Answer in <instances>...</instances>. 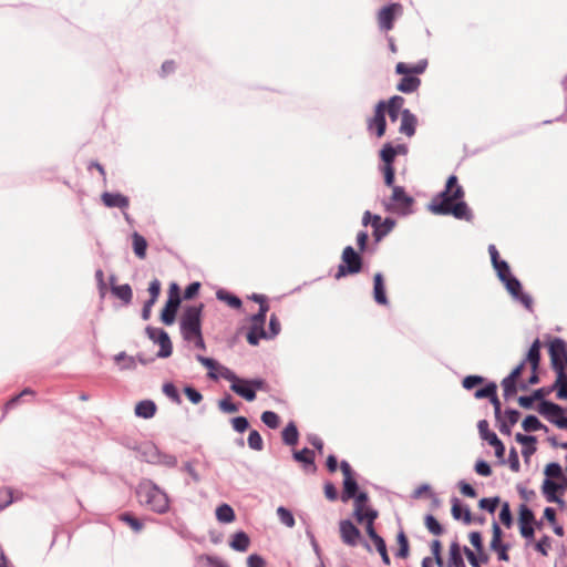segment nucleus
Masks as SVG:
<instances>
[{
    "instance_id": "obj_1",
    "label": "nucleus",
    "mask_w": 567,
    "mask_h": 567,
    "mask_svg": "<svg viewBox=\"0 0 567 567\" xmlns=\"http://www.w3.org/2000/svg\"><path fill=\"white\" fill-rule=\"evenodd\" d=\"M463 197V187L458 185L457 177L451 175L447 178L445 189L433 199L431 210L437 215H452L457 219L470 220L472 213Z\"/></svg>"
},
{
    "instance_id": "obj_2",
    "label": "nucleus",
    "mask_w": 567,
    "mask_h": 567,
    "mask_svg": "<svg viewBox=\"0 0 567 567\" xmlns=\"http://www.w3.org/2000/svg\"><path fill=\"white\" fill-rule=\"evenodd\" d=\"M196 360L209 370L208 377L210 379L216 380L218 378V375L215 373V371L218 370L219 375L221 378L231 382L230 389L236 394L243 396L245 400H247L249 402H251L256 399V392L249 385L248 380L239 379L231 370H229L226 367H221L214 359L206 358V357L198 354V355H196Z\"/></svg>"
},
{
    "instance_id": "obj_3",
    "label": "nucleus",
    "mask_w": 567,
    "mask_h": 567,
    "mask_svg": "<svg viewBox=\"0 0 567 567\" xmlns=\"http://www.w3.org/2000/svg\"><path fill=\"white\" fill-rule=\"evenodd\" d=\"M202 310L203 305L187 307L181 318V331L188 342L202 333Z\"/></svg>"
},
{
    "instance_id": "obj_4",
    "label": "nucleus",
    "mask_w": 567,
    "mask_h": 567,
    "mask_svg": "<svg viewBox=\"0 0 567 567\" xmlns=\"http://www.w3.org/2000/svg\"><path fill=\"white\" fill-rule=\"evenodd\" d=\"M342 262L334 275L337 280L349 275L359 274L362 269V258L351 246H347L341 256Z\"/></svg>"
},
{
    "instance_id": "obj_5",
    "label": "nucleus",
    "mask_w": 567,
    "mask_h": 567,
    "mask_svg": "<svg viewBox=\"0 0 567 567\" xmlns=\"http://www.w3.org/2000/svg\"><path fill=\"white\" fill-rule=\"evenodd\" d=\"M413 198L409 196L400 186H393L392 195L389 203L385 204V209L389 212L408 214L411 210Z\"/></svg>"
},
{
    "instance_id": "obj_6",
    "label": "nucleus",
    "mask_w": 567,
    "mask_h": 567,
    "mask_svg": "<svg viewBox=\"0 0 567 567\" xmlns=\"http://www.w3.org/2000/svg\"><path fill=\"white\" fill-rule=\"evenodd\" d=\"M538 412L559 429L567 430V417L564 416V409L560 405L549 401H542Z\"/></svg>"
},
{
    "instance_id": "obj_7",
    "label": "nucleus",
    "mask_w": 567,
    "mask_h": 567,
    "mask_svg": "<svg viewBox=\"0 0 567 567\" xmlns=\"http://www.w3.org/2000/svg\"><path fill=\"white\" fill-rule=\"evenodd\" d=\"M403 7L401 3L394 2L383 7L377 16L378 24L381 30L390 31L394 27V20L401 16Z\"/></svg>"
},
{
    "instance_id": "obj_8",
    "label": "nucleus",
    "mask_w": 567,
    "mask_h": 567,
    "mask_svg": "<svg viewBox=\"0 0 567 567\" xmlns=\"http://www.w3.org/2000/svg\"><path fill=\"white\" fill-rule=\"evenodd\" d=\"M549 357L555 371L565 370V367H567L566 342L559 338L554 339L549 343Z\"/></svg>"
},
{
    "instance_id": "obj_9",
    "label": "nucleus",
    "mask_w": 567,
    "mask_h": 567,
    "mask_svg": "<svg viewBox=\"0 0 567 567\" xmlns=\"http://www.w3.org/2000/svg\"><path fill=\"white\" fill-rule=\"evenodd\" d=\"M181 303V298L178 295V287L176 284L171 285L169 296L165 303V307L162 310L161 319L162 321L169 326L175 321L176 312Z\"/></svg>"
},
{
    "instance_id": "obj_10",
    "label": "nucleus",
    "mask_w": 567,
    "mask_h": 567,
    "mask_svg": "<svg viewBox=\"0 0 567 567\" xmlns=\"http://www.w3.org/2000/svg\"><path fill=\"white\" fill-rule=\"evenodd\" d=\"M367 125L369 131H375L378 137H382L385 134V101H380L375 105L374 114L368 118Z\"/></svg>"
},
{
    "instance_id": "obj_11",
    "label": "nucleus",
    "mask_w": 567,
    "mask_h": 567,
    "mask_svg": "<svg viewBox=\"0 0 567 567\" xmlns=\"http://www.w3.org/2000/svg\"><path fill=\"white\" fill-rule=\"evenodd\" d=\"M354 499V516L358 523L367 522V526L374 527L373 522L378 517V512L370 506L368 502L370 498H353Z\"/></svg>"
},
{
    "instance_id": "obj_12",
    "label": "nucleus",
    "mask_w": 567,
    "mask_h": 567,
    "mask_svg": "<svg viewBox=\"0 0 567 567\" xmlns=\"http://www.w3.org/2000/svg\"><path fill=\"white\" fill-rule=\"evenodd\" d=\"M340 470L343 475V496H367L363 493L358 494V484L350 464L347 461L340 463Z\"/></svg>"
},
{
    "instance_id": "obj_13",
    "label": "nucleus",
    "mask_w": 567,
    "mask_h": 567,
    "mask_svg": "<svg viewBox=\"0 0 567 567\" xmlns=\"http://www.w3.org/2000/svg\"><path fill=\"white\" fill-rule=\"evenodd\" d=\"M266 319L261 315H254L251 317V324L247 333V341L251 346H257L260 339H268V332L265 329Z\"/></svg>"
},
{
    "instance_id": "obj_14",
    "label": "nucleus",
    "mask_w": 567,
    "mask_h": 567,
    "mask_svg": "<svg viewBox=\"0 0 567 567\" xmlns=\"http://www.w3.org/2000/svg\"><path fill=\"white\" fill-rule=\"evenodd\" d=\"M340 536L344 544L355 546L361 534L359 528L350 519H343L340 522Z\"/></svg>"
},
{
    "instance_id": "obj_15",
    "label": "nucleus",
    "mask_w": 567,
    "mask_h": 567,
    "mask_svg": "<svg viewBox=\"0 0 567 567\" xmlns=\"http://www.w3.org/2000/svg\"><path fill=\"white\" fill-rule=\"evenodd\" d=\"M367 534L373 542L378 553L380 554L382 563L385 566H390L391 559L388 554L385 540L375 532L374 527L367 526Z\"/></svg>"
},
{
    "instance_id": "obj_16",
    "label": "nucleus",
    "mask_w": 567,
    "mask_h": 567,
    "mask_svg": "<svg viewBox=\"0 0 567 567\" xmlns=\"http://www.w3.org/2000/svg\"><path fill=\"white\" fill-rule=\"evenodd\" d=\"M427 66L426 60H421L416 63H405V62H399L395 65V72L401 75H414L417 76L422 74Z\"/></svg>"
},
{
    "instance_id": "obj_17",
    "label": "nucleus",
    "mask_w": 567,
    "mask_h": 567,
    "mask_svg": "<svg viewBox=\"0 0 567 567\" xmlns=\"http://www.w3.org/2000/svg\"><path fill=\"white\" fill-rule=\"evenodd\" d=\"M395 223L391 218H385L383 221L379 215H373L372 227L374 228V237L380 240L389 234L394 227Z\"/></svg>"
},
{
    "instance_id": "obj_18",
    "label": "nucleus",
    "mask_w": 567,
    "mask_h": 567,
    "mask_svg": "<svg viewBox=\"0 0 567 567\" xmlns=\"http://www.w3.org/2000/svg\"><path fill=\"white\" fill-rule=\"evenodd\" d=\"M417 120L413 113L410 112V110H403L402 116H401V124H400V133L411 137L415 133V126H416Z\"/></svg>"
},
{
    "instance_id": "obj_19",
    "label": "nucleus",
    "mask_w": 567,
    "mask_h": 567,
    "mask_svg": "<svg viewBox=\"0 0 567 567\" xmlns=\"http://www.w3.org/2000/svg\"><path fill=\"white\" fill-rule=\"evenodd\" d=\"M101 199L106 207H118L125 209L130 205L128 198L118 193H103Z\"/></svg>"
},
{
    "instance_id": "obj_20",
    "label": "nucleus",
    "mask_w": 567,
    "mask_h": 567,
    "mask_svg": "<svg viewBox=\"0 0 567 567\" xmlns=\"http://www.w3.org/2000/svg\"><path fill=\"white\" fill-rule=\"evenodd\" d=\"M452 516L454 519H463L464 524L472 523V514L470 507L460 502V498H452Z\"/></svg>"
},
{
    "instance_id": "obj_21",
    "label": "nucleus",
    "mask_w": 567,
    "mask_h": 567,
    "mask_svg": "<svg viewBox=\"0 0 567 567\" xmlns=\"http://www.w3.org/2000/svg\"><path fill=\"white\" fill-rule=\"evenodd\" d=\"M404 102L405 100L400 95H394L385 102V113H388L391 121L394 122L399 115L402 116Z\"/></svg>"
},
{
    "instance_id": "obj_22",
    "label": "nucleus",
    "mask_w": 567,
    "mask_h": 567,
    "mask_svg": "<svg viewBox=\"0 0 567 567\" xmlns=\"http://www.w3.org/2000/svg\"><path fill=\"white\" fill-rule=\"evenodd\" d=\"M373 298L375 302L379 305H388L384 279L382 274L380 272L375 274L373 277Z\"/></svg>"
},
{
    "instance_id": "obj_23",
    "label": "nucleus",
    "mask_w": 567,
    "mask_h": 567,
    "mask_svg": "<svg viewBox=\"0 0 567 567\" xmlns=\"http://www.w3.org/2000/svg\"><path fill=\"white\" fill-rule=\"evenodd\" d=\"M169 501L171 498H145L144 502H141V505L154 513L165 514L169 511Z\"/></svg>"
},
{
    "instance_id": "obj_24",
    "label": "nucleus",
    "mask_w": 567,
    "mask_h": 567,
    "mask_svg": "<svg viewBox=\"0 0 567 567\" xmlns=\"http://www.w3.org/2000/svg\"><path fill=\"white\" fill-rule=\"evenodd\" d=\"M421 85V80L419 76L414 75H403L400 82L396 85V89L402 93H413Z\"/></svg>"
},
{
    "instance_id": "obj_25",
    "label": "nucleus",
    "mask_w": 567,
    "mask_h": 567,
    "mask_svg": "<svg viewBox=\"0 0 567 567\" xmlns=\"http://www.w3.org/2000/svg\"><path fill=\"white\" fill-rule=\"evenodd\" d=\"M446 567H466L462 557V548L457 540L450 545V559Z\"/></svg>"
},
{
    "instance_id": "obj_26",
    "label": "nucleus",
    "mask_w": 567,
    "mask_h": 567,
    "mask_svg": "<svg viewBox=\"0 0 567 567\" xmlns=\"http://www.w3.org/2000/svg\"><path fill=\"white\" fill-rule=\"evenodd\" d=\"M156 404L151 400H144L135 405V414L143 419H151L156 413Z\"/></svg>"
},
{
    "instance_id": "obj_27",
    "label": "nucleus",
    "mask_w": 567,
    "mask_h": 567,
    "mask_svg": "<svg viewBox=\"0 0 567 567\" xmlns=\"http://www.w3.org/2000/svg\"><path fill=\"white\" fill-rule=\"evenodd\" d=\"M250 539L249 536L240 530L234 534L231 542L229 543L230 547L236 551H246L249 547Z\"/></svg>"
},
{
    "instance_id": "obj_28",
    "label": "nucleus",
    "mask_w": 567,
    "mask_h": 567,
    "mask_svg": "<svg viewBox=\"0 0 567 567\" xmlns=\"http://www.w3.org/2000/svg\"><path fill=\"white\" fill-rule=\"evenodd\" d=\"M111 290H112V293L116 298L121 299L125 305L131 303L132 298H133V291H132V288L130 285L124 284V285L117 286V285L112 284Z\"/></svg>"
},
{
    "instance_id": "obj_29",
    "label": "nucleus",
    "mask_w": 567,
    "mask_h": 567,
    "mask_svg": "<svg viewBox=\"0 0 567 567\" xmlns=\"http://www.w3.org/2000/svg\"><path fill=\"white\" fill-rule=\"evenodd\" d=\"M282 441L285 444L293 446L298 443L299 432L295 422H289L281 432Z\"/></svg>"
},
{
    "instance_id": "obj_30",
    "label": "nucleus",
    "mask_w": 567,
    "mask_h": 567,
    "mask_svg": "<svg viewBox=\"0 0 567 567\" xmlns=\"http://www.w3.org/2000/svg\"><path fill=\"white\" fill-rule=\"evenodd\" d=\"M235 512L233 507L226 503L219 505L216 509V518L218 522L228 524L235 520Z\"/></svg>"
},
{
    "instance_id": "obj_31",
    "label": "nucleus",
    "mask_w": 567,
    "mask_h": 567,
    "mask_svg": "<svg viewBox=\"0 0 567 567\" xmlns=\"http://www.w3.org/2000/svg\"><path fill=\"white\" fill-rule=\"evenodd\" d=\"M526 360L530 363L532 370L537 371L540 361V342L538 339L529 348Z\"/></svg>"
},
{
    "instance_id": "obj_32",
    "label": "nucleus",
    "mask_w": 567,
    "mask_h": 567,
    "mask_svg": "<svg viewBox=\"0 0 567 567\" xmlns=\"http://www.w3.org/2000/svg\"><path fill=\"white\" fill-rule=\"evenodd\" d=\"M118 519L127 524L135 533H140L144 527L143 522L130 512L121 513Z\"/></svg>"
},
{
    "instance_id": "obj_33",
    "label": "nucleus",
    "mask_w": 567,
    "mask_h": 567,
    "mask_svg": "<svg viewBox=\"0 0 567 567\" xmlns=\"http://www.w3.org/2000/svg\"><path fill=\"white\" fill-rule=\"evenodd\" d=\"M132 239H133V249H134L135 255L140 259H144L146 257V249H147L146 239L138 233H134L132 236Z\"/></svg>"
},
{
    "instance_id": "obj_34",
    "label": "nucleus",
    "mask_w": 567,
    "mask_h": 567,
    "mask_svg": "<svg viewBox=\"0 0 567 567\" xmlns=\"http://www.w3.org/2000/svg\"><path fill=\"white\" fill-rule=\"evenodd\" d=\"M157 343L159 344L161 348L157 353V357L168 358L172 354L173 346L169 336L166 331L159 333V340L157 341Z\"/></svg>"
},
{
    "instance_id": "obj_35",
    "label": "nucleus",
    "mask_w": 567,
    "mask_h": 567,
    "mask_svg": "<svg viewBox=\"0 0 567 567\" xmlns=\"http://www.w3.org/2000/svg\"><path fill=\"white\" fill-rule=\"evenodd\" d=\"M396 542H398L399 548L395 553V556L399 558H406L410 553V545H409V539H408L404 530L401 529L398 533Z\"/></svg>"
},
{
    "instance_id": "obj_36",
    "label": "nucleus",
    "mask_w": 567,
    "mask_h": 567,
    "mask_svg": "<svg viewBox=\"0 0 567 567\" xmlns=\"http://www.w3.org/2000/svg\"><path fill=\"white\" fill-rule=\"evenodd\" d=\"M545 474L548 480H557L559 482H567V478L563 474L561 467L557 463H549L545 468Z\"/></svg>"
},
{
    "instance_id": "obj_37",
    "label": "nucleus",
    "mask_w": 567,
    "mask_h": 567,
    "mask_svg": "<svg viewBox=\"0 0 567 567\" xmlns=\"http://www.w3.org/2000/svg\"><path fill=\"white\" fill-rule=\"evenodd\" d=\"M216 296L219 300L226 302L229 307L234 309H239L241 307V300L226 290H218L216 292Z\"/></svg>"
},
{
    "instance_id": "obj_38",
    "label": "nucleus",
    "mask_w": 567,
    "mask_h": 567,
    "mask_svg": "<svg viewBox=\"0 0 567 567\" xmlns=\"http://www.w3.org/2000/svg\"><path fill=\"white\" fill-rule=\"evenodd\" d=\"M424 524H425L427 530L435 536H440L444 532L443 526L439 523V520L432 514H427L425 516Z\"/></svg>"
},
{
    "instance_id": "obj_39",
    "label": "nucleus",
    "mask_w": 567,
    "mask_h": 567,
    "mask_svg": "<svg viewBox=\"0 0 567 567\" xmlns=\"http://www.w3.org/2000/svg\"><path fill=\"white\" fill-rule=\"evenodd\" d=\"M477 427L481 437L487 441L489 445L494 443V439H498L494 432L489 431V424L486 420H481L477 424Z\"/></svg>"
},
{
    "instance_id": "obj_40",
    "label": "nucleus",
    "mask_w": 567,
    "mask_h": 567,
    "mask_svg": "<svg viewBox=\"0 0 567 567\" xmlns=\"http://www.w3.org/2000/svg\"><path fill=\"white\" fill-rule=\"evenodd\" d=\"M277 515H278L280 523L284 524L285 526H287L289 528H292L295 526V524H296L295 517L290 509H288L284 506H279L277 508Z\"/></svg>"
},
{
    "instance_id": "obj_41",
    "label": "nucleus",
    "mask_w": 567,
    "mask_h": 567,
    "mask_svg": "<svg viewBox=\"0 0 567 567\" xmlns=\"http://www.w3.org/2000/svg\"><path fill=\"white\" fill-rule=\"evenodd\" d=\"M293 458L305 465L313 466L315 453L313 451L305 447L301 451L295 452Z\"/></svg>"
},
{
    "instance_id": "obj_42",
    "label": "nucleus",
    "mask_w": 567,
    "mask_h": 567,
    "mask_svg": "<svg viewBox=\"0 0 567 567\" xmlns=\"http://www.w3.org/2000/svg\"><path fill=\"white\" fill-rule=\"evenodd\" d=\"M556 372H557L556 386L558 388L557 396L559 399H567V374L565 373V370L556 371Z\"/></svg>"
},
{
    "instance_id": "obj_43",
    "label": "nucleus",
    "mask_w": 567,
    "mask_h": 567,
    "mask_svg": "<svg viewBox=\"0 0 567 567\" xmlns=\"http://www.w3.org/2000/svg\"><path fill=\"white\" fill-rule=\"evenodd\" d=\"M396 154L398 151L391 144H385L380 153L381 159L384 162V166H393Z\"/></svg>"
},
{
    "instance_id": "obj_44",
    "label": "nucleus",
    "mask_w": 567,
    "mask_h": 567,
    "mask_svg": "<svg viewBox=\"0 0 567 567\" xmlns=\"http://www.w3.org/2000/svg\"><path fill=\"white\" fill-rule=\"evenodd\" d=\"M491 550L495 551L497 554V559L501 561H508L509 555L508 550L511 548V545L507 543H498L496 546L489 545Z\"/></svg>"
},
{
    "instance_id": "obj_45",
    "label": "nucleus",
    "mask_w": 567,
    "mask_h": 567,
    "mask_svg": "<svg viewBox=\"0 0 567 567\" xmlns=\"http://www.w3.org/2000/svg\"><path fill=\"white\" fill-rule=\"evenodd\" d=\"M522 426L526 432H534L544 427V425L535 415L526 416L522 423Z\"/></svg>"
},
{
    "instance_id": "obj_46",
    "label": "nucleus",
    "mask_w": 567,
    "mask_h": 567,
    "mask_svg": "<svg viewBox=\"0 0 567 567\" xmlns=\"http://www.w3.org/2000/svg\"><path fill=\"white\" fill-rule=\"evenodd\" d=\"M506 289L516 298H518L522 295V285L515 277L506 278L505 280H502Z\"/></svg>"
},
{
    "instance_id": "obj_47",
    "label": "nucleus",
    "mask_w": 567,
    "mask_h": 567,
    "mask_svg": "<svg viewBox=\"0 0 567 567\" xmlns=\"http://www.w3.org/2000/svg\"><path fill=\"white\" fill-rule=\"evenodd\" d=\"M516 381L517 380H515V379H513L511 377H506L502 381V386H503V390H504L505 399H508V398H511V396L516 394V392H517Z\"/></svg>"
},
{
    "instance_id": "obj_48",
    "label": "nucleus",
    "mask_w": 567,
    "mask_h": 567,
    "mask_svg": "<svg viewBox=\"0 0 567 567\" xmlns=\"http://www.w3.org/2000/svg\"><path fill=\"white\" fill-rule=\"evenodd\" d=\"M261 421L270 429H277L280 424L278 414L272 411H265L261 414Z\"/></svg>"
},
{
    "instance_id": "obj_49",
    "label": "nucleus",
    "mask_w": 567,
    "mask_h": 567,
    "mask_svg": "<svg viewBox=\"0 0 567 567\" xmlns=\"http://www.w3.org/2000/svg\"><path fill=\"white\" fill-rule=\"evenodd\" d=\"M431 551L434 557V561L439 567H444V560L442 558L441 551H442V544L439 539H433L431 545Z\"/></svg>"
},
{
    "instance_id": "obj_50",
    "label": "nucleus",
    "mask_w": 567,
    "mask_h": 567,
    "mask_svg": "<svg viewBox=\"0 0 567 567\" xmlns=\"http://www.w3.org/2000/svg\"><path fill=\"white\" fill-rule=\"evenodd\" d=\"M501 503V498H480L478 506L481 509L493 514Z\"/></svg>"
},
{
    "instance_id": "obj_51",
    "label": "nucleus",
    "mask_w": 567,
    "mask_h": 567,
    "mask_svg": "<svg viewBox=\"0 0 567 567\" xmlns=\"http://www.w3.org/2000/svg\"><path fill=\"white\" fill-rule=\"evenodd\" d=\"M248 445H249V447L251 450H255V451H261L262 450L264 441H262L261 435L256 430H252L249 433Z\"/></svg>"
},
{
    "instance_id": "obj_52",
    "label": "nucleus",
    "mask_w": 567,
    "mask_h": 567,
    "mask_svg": "<svg viewBox=\"0 0 567 567\" xmlns=\"http://www.w3.org/2000/svg\"><path fill=\"white\" fill-rule=\"evenodd\" d=\"M563 484L564 482L547 478L544 482V492L547 496H556V493L563 487Z\"/></svg>"
},
{
    "instance_id": "obj_53",
    "label": "nucleus",
    "mask_w": 567,
    "mask_h": 567,
    "mask_svg": "<svg viewBox=\"0 0 567 567\" xmlns=\"http://www.w3.org/2000/svg\"><path fill=\"white\" fill-rule=\"evenodd\" d=\"M496 391H497V385L494 382H491L485 388L478 389L474 395L476 399H485V398L491 399L492 396H494Z\"/></svg>"
},
{
    "instance_id": "obj_54",
    "label": "nucleus",
    "mask_w": 567,
    "mask_h": 567,
    "mask_svg": "<svg viewBox=\"0 0 567 567\" xmlns=\"http://www.w3.org/2000/svg\"><path fill=\"white\" fill-rule=\"evenodd\" d=\"M499 519L506 527H511V525L513 523V516H512V512H511L508 502H504L502 504L501 512H499Z\"/></svg>"
},
{
    "instance_id": "obj_55",
    "label": "nucleus",
    "mask_w": 567,
    "mask_h": 567,
    "mask_svg": "<svg viewBox=\"0 0 567 567\" xmlns=\"http://www.w3.org/2000/svg\"><path fill=\"white\" fill-rule=\"evenodd\" d=\"M161 281L156 278L150 282L148 293L151 297L147 300L150 303H155L157 301V298L161 293Z\"/></svg>"
},
{
    "instance_id": "obj_56",
    "label": "nucleus",
    "mask_w": 567,
    "mask_h": 567,
    "mask_svg": "<svg viewBox=\"0 0 567 567\" xmlns=\"http://www.w3.org/2000/svg\"><path fill=\"white\" fill-rule=\"evenodd\" d=\"M219 409L225 413H235L238 411V405L231 401V396L228 395L219 401Z\"/></svg>"
},
{
    "instance_id": "obj_57",
    "label": "nucleus",
    "mask_w": 567,
    "mask_h": 567,
    "mask_svg": "<svg viewBox=\"0 0 567 567\" xmlns=\"http://www.w3.org/2000/svg\"><path fill=\"white\" fill-rule=\"evenodd\" d=\"M495 270L497 271V276L501 280H505L506 278L512 277L509 266L506 261L501 260L496 265H494Z\"/></svg>"
},
{
    "instance_id": "obj_58",
    "label": "nucleus",
    "mask_w": 567,
    "mask_h": 567,
    "mask_svg": "<svg viewBox=\"0 0 567 567\" xmlns=\"http://www.w3.org/2000/svg\"><path fill=\"white\" fill-rule=\"evenodd\" d=\"M163 392L165 395H167L169 399H172L175 403H181V396L176 389V386L173 383H165L163 385Z\"/></svg>"
},
{
    "instance_id": "obj_59",
    "label": "nucleus",
    "mask_w": 567,
    "mask_h": 567,
    "mask_svg": "<svg viewBox=\"0 0 567 567\" xmlns=\"http://www.w3.org/2000/svg\"><path fill=\"white\" fill-rule=\"evenodd\" d=\"M483 382H484V378L483 377H480V375H467V377H465L463 379L462 385L466 390H472L473 388H475L478 384H482Z\"/></svg>"
},
{
    "instance_id": "obj_60",
    "label": "nucleus",
    "mask_w": 567,
    "mask_h": 567,
    "mask_svg": "<svg viewBox=\"0 0 567 567\" xmlns=\"http://www.w3.org/2000/svg\"><path fill=\"white\" fill-rule=\"evenodd\" d=\"M535 517L532 509L522 505L519 509V524H533Z\"/></svg>"
},
{
    "instance_id": "obj_61",
    "label": "nucleus",
    "mask_w": 567,
    "mask_h": 567,
    "mask_svg": "<svg viewBox=\"0 0 567 567\" xmlns=\"http://www.w3.org/2000/svg\"><path fill=\"white\" fill-rule=\"evenodd\" d=\"M235 431L243 433L249 427L248 420L245 416H236L231 420Z\"/></svg>"
},
{
    "instance_id": "obj_62",
    "label": "nucleus",
    "mask_w": 567,
    "mask_h": 567,
    "mask_svg": "<svg viewBox=\"0 0 567 567\" xmlns=\"http://www.w3.org/2000/svg\"><path fill=\"white\" fill-rule=\"evenodd\" d=\"M549 547H550V537L547 535L543 536L535 545L536 550L539 551L544 556H547Z\"/></svg>"
},
{
    "instance_id": "obj_63",
    "label": "nucleus",
    "mask_w": 567,
    "mask_h": 567,
    "mask_svg": "<svg viewBox=\"0 0 567 567\" xmlns=\"http://www.w3.org/2000/svg\"><path fill=\"white\" fill-rule=\"evenodd\" d=\"M184 393L188 398V400L194 404H198L203 400V395L192 386H186L184 389Z\"/></svg>"
},
{
    "instance_id": "obj_64",
    "label": "nucleus",
    "mask_w": 567,
    "mask_h": 567,
    "mask_svg": "<svg viewBox=\"0 0 567 567\" xmlns=\"http://www.w3.org/2000/svg\"><path fill=\"white\" fill-rule=\"evenodd\" d=\"M248 567H265L266 560L258 554H251L247 558Z\"/></svg>"
}]
</instances>
